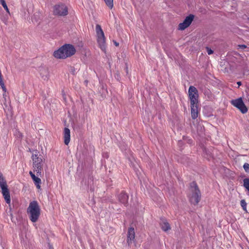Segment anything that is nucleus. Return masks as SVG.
Returning a JSON list of instances; mask_svg holds the SVG:
<instances>
[{
	"mask_svg": "<svg viewBox=\"0 0 249 249\" xmlns=\"http://www.w3.org/2000/svg\"><path fill=\"white\" fill-rule=\"evenodd\" d=\"M62 49L64 50L65 55H67V57L73 55L76 52L75 48L71 44H65L62 46Z\"/></svg>",
	"mask_w": 249,
	"mask_h": 249,
	"instance_id": "9d476101",
	"label": "nucleus"
},
{
	"mask_svg": "<svg viewBox=\"0 0 249 249\" xmlns=\"http://www.w3.org/2000/svg\"><path fill=\"white\" fill-rule=\"evenodd\" d=\"M206 50L208 54L209 55L213 54V51L209 47H206Z\"/></svg>",
	"mask_w": 249,
	"mask_h": 249,
	"instance_id": "393cba45",
	"label": "nucleus"
},
{
	"mask_svg": "<svg viewBox=\"0 0 249 249\" xmlns=\"http://www.w3.org/2000/svg\"><path fill=\"white\" fill-rule=\"evenodd\" d=\"M40 74L44 80H48L49 78V72L48 69L40 68L39 69Z\"/></svg>",
	"mask_w": 249,
	"mask_h": 249,
	"instance_id": "2eb2a0df",
	"label": "nucleus"
},
{
	"mask_svg": "<svg viewBox=\"0 0 249 249\" xmlns=\"http://www.w3.org/2000/svg\"><path fill=\"white\" fill-rule=\"evenodd\" d=\"M27 212L30 214V219L32 222H36L37 221L40 214V209L36 201L30 203Z\"/></svg>",
	"mask_w": 249,
	"mask_h": 249,
	"instance_id": "f257e3e1",
	"label": "nucleus"
},
{
	"mask_svg": "<svg viewBox=\"0 0 249 249\" xmlns=\"http://www.w3.org/2000/svg\"><path fill=\"white\" fill-rule=\"evenodd\" d=\"M190 189L191 194L189 196V201L191 204L196 205L200 201L201 193L196 181L191 183Z\"/></svg>",
	"mask_w": 249,
	"mask_h": 249,
	"instance_id": "f03ea898",
	"label": "nucleus"
},
{
	"mask_svg": "<svg viewBox=\"0 0 249 249\" xmlns=\"http://www.w3.org/2000/svg\"><path fill=\"white\" fill-rule=\"evenodd\" d=\"M240 205L242 208V209H243V210L246 212H247V203L245 201V199H242L240 201Z\"/></svg>",
	"mask_w": 249,
	"mask_h": 249,
	"instance_id": "412c9836",
	"label": "nucleus"
},
{
	"mask_svg": "<svg viewBox=\"0 0 249 249\" xmlns=\"http://www.w3.org/2000/svg\"><path fill=\"white\" fill-rule=\"evenodd\" d=\"M3 7L4 8V9L6 10V12L7 13V14L10 15V11H9V9L6 4V2H3L1 4Z\"/></svg>",
	"mask_w": 249,
	"mask_h": 249,
	"instance_id": "5701e85b",
	"label": "nucleus"
},
{
	"mask_svg": "<svg viewBox=\"0 0 249 249\" xmlns=\"http://www.w3.org/2000/svg\"><path fill=\"white\" fill-rule=\"evenodd\" d=\"M237 85H238V87H239L240 85H241L242 83H241V82L239 81V82H237Z\"/></svg>",
	"mask_w": 249,
	"mask_h": 249,
	"instance_id": "7c9ffc66",
	"label": "nucleus"
},
{
	"mask_svg": "<svg viewBox=\"0 0 249 249\" xmlns=\"http://www.w3.org/2000/svg\"><path fill=\"white\" fill-rule=\"evenodd\" d=\"M3 99H4V100L3 101V104L5 106V107H7L8 106V104L7 103L6 97H5V98H3Z\"/></svg>",
	"mask_w": 249,
	"mask_h": 249,
	"instance_id": "a878e982",
	"label": "nucleus"
},
{
	"mask_svg": "<svg viewBox=\"0 0 249 249\" xmlns=\"http://www.w3.org/2000/svg\"><path fill=\"white\" fill-rule=\"evenodd\" d=\"M239 48H241L242 49H244L247 48V46L245 45H239Z\"/></svg>",
	"mask_w": 249,
	"mask_h": 249,
	"instance_id": "bb28decb",
	"label": "nucleus"
},
{
	"mask_svg": "<svg viewBox=\"0 0 249 249\" xmlns=\"http://www.w3.org/2000/svg\"><path fill=\"white\" fill-rule=\"evenodd\" d=\"M231 103L234 107L237 108L243 114L246 113L248 111V108L241 97L232 100Z\"/></svg>",
	"mask_w": 249,
	"mask_h": 249,
	"instance_id": "0eeeda50",
	"label": "nucleus"
},
{
	"mask_svg": "<svg viewBox=\"0 0 249 249\" xmlns=\"http://www.w3.org/2000/svg\"><path fill=\"white\" fill-rule=\"evenodd\" d=\"M4 93H3V98H5V97H7V95H6V88H5V91H3Z\"/></svg>",
	"mask_w": 249,
	"mask_h": 249,
	"instance_id": "cd10ccee",
	"label": "nucleus"
},
{
	"mask_svg": "<svg viewBox=\"0 0 249 249\" xmlns=\"http://www.w3.org/2000/svg\"><path fill=\"white\" fill-rule=\"evenodd\" d=\"M243 168L246 172L249 173V164L245 163L243 165Z\"/></svg>",
	"mask_w": 249,
	"mask_h": 249,
	"instance_id": "b1692460",
	"label": "nucleus"
},
{
	"mask_svg": "<svg viewBox=\"0 0 249 249\" xmlns=\"http://www.w3.org/2000/svg\"><path fill=\"white\" fill-rule=\"evenodd\" d=\"M1 19L5 23L7 20V18H1Z\"/></svg>",
	"mask_w": 249,
	"mask_h": 249,
	"instance_id": "c85d7f7f",
	"label": "nucleus"
},
{
	"mask_svg": "<svg viewBox=\"0 0 249 249\" xmlns=\"http://www.w3.org/2000/svg\"><path fill=\"white\" fill-rule=\"evenodd\" d=\"M189 26L187 25L185 22L183 21L180 23L178 26V29L179 30H183Z\"/></svg>",
	"mask_w": 249,
	"mask_h": 249,
	"instance_id": "6ab92c4d",
	"label": "nucleus"
},
{
	"mask_svg": "<svg viewBox=\"0 0 249 249\" xmlns=\"http://www.w3.org/2000/svg\"><path fill=\"white\" fill-rule=\"evenodd\" d=\"M29 174L31 176L36 188L37 189H40V185L41 184V179L38 177V176H36L32 171L29 172Z\"/></svg>",
	"mask_w": 249,
	"mask_h": 249,
	"instance_id": "ddd939ff",
	"label": "nucleus"
},
{
	"mask_svg": "<svg viewBox=\"0 0 249 249\" xmlns=\"http://www.w3.org/2000/svg\"><path fill=\"white\" fill-rule=\"evenodd\" d=\"M70 130L67 127H65L64 130V143L66 145H68L70 141Z\"/></svg>",
	"mask_w": 249,
	"mask_h": 249,
	"instance_id": "dca6fc26",
	"label": "nucleus"
},
{
	"mask_svg": "<svg viewBox=\"0 0 249 249\" xmlns=\"http://www.w3.org/2000/svg\"><path fill=\"white\" fill-rule=\"evenodd\" d=\"M118 201L124 206H127L129 196L128 194L124 191H122L117 196Z\"/></svg>",
	"mask_w": 249,
	"mask_h": 249,
	"instance_id": "9b49d317",
	"label": "nucleus"
},
{
	"mask_svg": "<svg viewBox=\"0 0 249 249\" xmlns=\"http://www.w3.org/2000/svg\"><path fill=\"white\" fill-rule=\"evenodd\" d=\"M160 228L164 231H167L171 229L169 223L166 219H163L162 222L160 224Z\"/></svg>",
	"mask_w": 249,
	"mask_h": 249,
	"instance_id": "f3484780",
	"label": "nucleus"
},
{
	"mask_svg": "<svg viewBox=\"0 0 249 249\" xmlns=\"http://www.w3.org/2000/svg\"><path fill=\"white\" fill-rule=\"evenodd\" d=\"M194 18V16L192 14H190L186 17L183 21L185 22L187 25L190 26L192 23Z\"/></svg>",
	"mask_w": 249,
	"mask_h": 249,
	"instance_id": "a211bd4d",
	"label": "nucleus"
},
{
	"mask_svg": "<svg viewBox=\"0 0 249 249\" xmlns=\"http://www.w3.org/2000/svg\"><path fill=\"white\" fill-rule=\"evenodd\" d=\"M125 70H126V72L127 73L128 72V67H126Z\"/></svg>",
	"mask_w": 249,
	"mask_h": 249,
	"instance_id": "72a5a7b5",
	"label": "nucleus"
},
{
	"mask_svg": "<svg viewBox=\"0 0 249 249\" xmlns=\"http://www.w3.org/2000/svg\"><path fill=\"white\" fill-rule=\"evenodd\" d=\"M189 98L191 105L198 104V93L196 87L190 86L188 90Z\"/></svg>",
	"mask_w": 249,
	"mask_h": 249,
	"instance_id": "39448f33",
	"label": "nucleus"
},
{
	"mask_svg": "<svg viewBox=\"0 0 249 249\" xmlns=\"http://www.w3.org/2000/svg\"><path fill=\"white\" fill-rule=\"evenodd\" d=\"M107 6L111 9L113 7V0H104Z\"/></svg>",
	"mask_w": 249,
	"mask_h": 249,
	"instance_id": "aec40b11",
	"label": "nucleus"
},
{
	"mask_svg": "<svg viewBox=\"0 0 249 249\" xmlns=\"http://www.w3.org/2000/svg\"><path fill=\"white\" fill-rule=\"evenodd\" d=\"M198 104L191 105V113L192 118L196 119L198 116Z\"/></svg>",
	"mask_w": 249,
	"mask_h": 249,
	"instance_id": "4468645a",
	"label": "nucleus"
},
{
	"mask_svg": "<svg viewBox=\"0 0 249 249\" xmlns=\"http://www.w3.org/2000/svg\"><path fill=\"white\" fill-rule=\"evenodd\" d=\"M42 159L39 158V159L33 161V167L34 171L36 172V176H41L42 170Z\"/></svg>",
	"mask_w": 249,
	"mask_h": 249,
	"instance_id": "6e6552de",
	"label": "nucleus"
},
{
	"mask_svg": "<svg viewBox=\"0 0 249 249\" xmlns=\"http://www.w3.org/2000/svg\"><path fill=\"white\" fill-rule=\"evenodd\" d=\"M95 29L97 36V42L100 48L102 50H104L106 49L105 36L104 33L101 28V26L99 24H97L96 25Z\"/></svg>",
	"mask_w": 249,
	"mask_h": 249,
	"instance_id": "20e7f679",
	"label": "nucleus"
},
{
	"mask_svg": "<svg viewBox=\"0 0 249 249\" xmlns=\"http://www.w3.org/2000/svg\"><path fill=\"white\" fill-rule=\"evenodd\" d=\"M114 44L116 46H119V43H117L116 41L114 42Z\"/></svg>",
	"mask_w": 249,
	"mask_h": 249,
	"instance_id": "2f4dec72",
	"label": "nucleus"
},
{
	"mask_svg": "<svg viewBox=\"0 0 249 249\" xmlns=\"http://www.w3.org/2000/svg\"><path fill=\"white\" fill-rule=\"evenodd\" d=\"M18 137H22V134L20 132H18Z\"/></svg>",
	"mask_w": 249,
	"mask_h": 249,
	"instance_id": "c756f323",
	"label": "nucleus"
},
{
	"mask_svg": "<svg viewBox=\"0 0 249 249\" xmlns=\"http://www.w3.org/2000/svg\"><path fill=\"white\" fill-rule=\"evenodd\" d=\"M53 15L58 16H65L68 14L67 7L63 3L56 4L53 6Z\"/></svg>",
	"mask_w": 249,
	"mask_h": 249,
	"instance_id": "423d86ee",
	"label": "nucleus"
},
{
	"mask_svg": "<svg viewBox=\"0 0 249 249\" xmlns=\"http://www.w3.org/2000/svg\"><path fill=\"white\" fill-rule=\"evenodd\" d=\"M38 151L37 150H36V151H35V153H33L32 154V159L33 161L35 160L39 159V158H41V157H40V156L38 155Z\"/></svg>",
	"mask_w": 249,
	"mask_h": 249,
	"instance_id": "4be33fe9",
	"label": "nucleus"
},
{
	"mask_svg": "<svg viewBox=\"0 0 249 249\" xmlns=\"http://www.w3.org/2000/svg\"><path fill=\"white\" fill-rule=\"evenodd\" d=\"M134 242H135V230L133 227H129L127 233V244L128 246L130 247Z\"/></svg>",
	"mask_w": 249,
	"mask_h": 249,
	"instance_id": "1a4fd4ad",
	"label": "nucleus"
},
{
	"mask_svg": "<svg viewBox=\"0 0 249 249\" xmlns=\"http://www.w3.org/2000/svg\"><path fill=\"white\" fill-rule=\"evenodd\" d=\"M5 0H0V4L2 3H3V2H5Z\"/></svg>",
	"mask_w": 249,
	"mask_h": 249,
	"instance_id": "473e14b6",
	"label": "nucleus"
},
{
	"mask_svg": "<svg viewBox=\"0 0 249 249\" xmlns=\"http://www.w3.org/2000/svg\"><path fill=\"white\" fill-rule=\"evenodd\" d=\"M0 188L6 202L10 205L11 202L10 192L5 178L1 172H0Z\"/></svg>",
	"mask_w": 249,
	"mask_h": 249,
	"instance_id": "7ed1b4c3",
	"label": "nucleus"
},
{
	"mask_svg": "<svg viewBox=\"0 0 249 249\" xmlns=\"http://www.w3.org/2000/svg\"><path fill=\"white\" fill-rule=\"evenodd\" d=\"M53 56L54 57L58 59H65L67 57V55H65L64 50L62 49V47L54 52Z\"/></svg>",
	"mask_w": 249,
	"mask_h": 249,
	"instance_id": "f8f14e48",
	"label": "nucleus"
}]
</instances>
